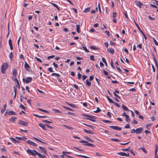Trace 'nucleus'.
<instances>
[{
	"instance_id": "nucleus-1",
	"label": "nucleus",
	"mask_w": 158,
	"mask_h": 158,
	"mask_svg": "<svg viewBox=\"0 0 158 158\" xmlns=\"http://www.w3.org/2000/svg\"><path fill=\"white\" fill-rule=\"evenodd\" d=\"M8 68V64L7 62H5L2 64L1 66V71L3 74H4Z\"/></svg>"
},
{
	"instance_id": "nucleus-2",
	"label": "nucleus",
	"mask_w": 158,
	"mask_h": 158,
	"mask_svg": "<svg viewBox=\"0 0 158 158\" xmlns=\"http://www.w3.org/2000/svg\"><path fill=\"white\" fill-rule=\"evenodd\" d=\"M81 116H84L87 117V118H85L86 119L89 120L93 122H95L96 120L95 119V116H91L88 114H81Z\"/></svg>"
},
{
	"instance_id": "nucleus-3",
	"label": "nucleus",
	"mask_w": 158,
	"mask_h": 158,
	"mask_svg": "<svg viewBox=\"0 0 158 158\" xmlns=\"http://www.w3.org/2000/svg\"><path fill=\"white\" fill-rule=\"evenodd\" d=\"M26 151L28 154H31L33 156H35L37 154V152L35 150H31L28 149Z\"/></svg>"
},
{
	"instance_id": "nucleus-4",
	"label": "nucleus",
	"mask_w": 158,
	"mask_h": 158,
	"mask_svg": "<svg viewBox=\"0 0 158 158\" xmlns=\"http://www.w3.org/2000/svg\"><path fill=\"white\" fill-rule=\"evenodd\" d=\"M23 81L27 84L31 82L32 81V78L31 77H27L26 79L23 78Z\"/></svg>"
},
{
	"instance_id": "nucleus-5",
	"label": "nucleus",
	"mask_w": 158,
	"mask_h": 158,
	"mask_svg": "<svg viewBox=\"0 0 158 158\" xmlns=\"http://www.w3.org/2000/svg\"><path fill=\"white\" fill-rule=\"evenodd\" d=\"M26 142L27 143L29 144V145H30L33 146L35 147V146H37V145L34 142H32L30 140H28L26 141Z\"/></svg>"
},
{
	"instance_id": "nucleus-6",
	"label": "nucleus",
	"mask_w": 158,
	"mask_h": 158,
	"mask_svg": "<svg viewBox=\"0 0 158 158\" xmlns=\"http://www.w3.org/2000/svg\"><path fill=\"white\" fill-rule=\"evenodd\" d=\"M5 115H16V114L15 112L12 111H6L5 113Z\"/></svg>"
},
{
	"instance_id": "nucleus-7",
	"label": "nucleus",
	"mask_w": 158,
	"mask_h": 158,
	"mask_svg": "<svg viewBox=\"0 0 158 158\" xmlns=\"http://www.w3.org/2000/svg\"><path fill=\"white\" fill-rule=\"evenodd\" d=\"M117 154L118 155L121 156H129V153H126L124 152H119L118 153H117Z\"/></svg>"
},
{
	"instance_id": "nucleus-8",
	"label": "nucleus",
	"mask_w": 158,
	"mask_h": 158,
	"mask_svg": "<svg viewBox=\"0 0 158 158\" xmlns=\"http://www.w3.org/2000/svg\"><path fill=\"white\" fill-rule=\"evenodd\" d=\"M110 127L113 129L117 130L118 131L120 130H121V128L119 127H118L117 126H110Z\"/></svg>"
},
{
	"instance_id": "nucleus-9",
	"label": "nucleus",
	"mask_w": 158,
	"mask_h": 158,
	"mask_svg": "<svg viewBox=\"0 0 158 158\" xmlns=\"http://www.w3.org/2000/svg\"><path fill=\"white\" fill-rule=\"evenodd\" d=\"M19 124L25 126H27L28 125L27 122H25L22 120H19Z\"/></svg>"
},
{
	"instance_id": "nucleus-10",
	"label": "nucleus",
	"mask_w": 158,
	"mask_h": 158,
	"mask_svg": "<svg viewBox=\"0 0 158 158\" xmlns=\"http://www.w3.org/2000/svg\"><path fill=\"white\" fill-rule=\"evenodd\" d=\"M24 67L27 71H29V69L30 68V66L26 61L24 63Z\"/></svg>"
},
{
	"instance_id": "nucleus-11",
	"label": "nucleus",
	"mask_w": 158,
	"mask_h": 158,
	"mask_svg": "<svg viewBox=\"0 0 158 158\" xmlns=\"http://www.w3.org/2000/svg\"><path fill=\"white\" fill-rule=\"evenodd\" d=\"M15 138L16 139L19 140H23L24 141L25 140L27 139V138L25 137H15Z\"/></svg>"
},
{
	"instance_id": "nucleus-12",
	"label": "nucleus",
	"mask_w": 158,
	"mask_h": 158,
	"mask_svg": "<svg viewBox=\"0 0 158 158\" xmlns=\"http://www.w3.org/2000/svg\"><path fill=\"white\" fill-rule=\"evenodd\" d=\"M143 130V128L142 127H140L138 128L136 130V133L137 134H140V132Z\"/></svg>"
},
{
	"instance_id": "nucleus-13",
	"label": "nucleus",
	"mask_w": 158,
	"mask_h": 158,
	"mask_svg": "<svg viewBox=\"0 0 158 158\" xmlns=\"http://www.w3.org/2000/svg\"><path fill=\"white\" fill-rule=\"evenodd\" d=\"M83 131L86 133H89L91 134H94V132L90 130H88L85 129H84L83 130Z\"/></svg>"
},
{
	"instance_id": "nucleus-14",
	"label": "nucleus",
	"mask_w": 158,
	"mask_h": 158,
	"mask_svg": "<svg viewBox=\"0 0 158 158\" xmlns=\"http://www.w3.org/2000/svg\"><path fill=\"white\" fill-rule=\"evenodd\" d=\"M107 51L110 52L111 54H113L114 53V50L112 48H110L107 49Z\"/></svg>"
},
{
	"instance_id": "nucleus-15",
	"label": "nucleus",
	"mask_w": 158,
	"mask_h": 158,
	"mask_svg": "<svg viewBox=\"0 0 158 158\" xmlns=\"http://www.w3.org/2000/svg\"><path fill=\"white\" fill-rule=\"evenodd\" d=\"M136 5L139 7L140 8H141V6L143 5V4L141 3L139 1H137L136 2Z\"/></svg>"
},
{
	"instance_id": "nucleus-16",
	"label": "nucleus",
	"mask_w": 158,
	"mask_h": 158,
	"mask_svg": "<svg viewBox=\"0 0 158 158\" xmlns=\"http://www.w3.org/2000/svg\"><path fill=\"white\" fill-rule=\"evenodd\" d=\"M79 142H80V143H85V144H84L83 145L85 146H87V144H88V141H85L83 140H81L79 141Z\"/></svg>"
},
{
	"instance_id": "nucleus-17",
	"label": "nucleus",
	"mask_w": 158,
	"mask_h": 158,
	"mask_svg": "<svg viewBox=\"0 0 158 158\" xmlns=\"http://www.w3.org/2000/svg\"><path fill=\"white\" fill-rule=\"evenodd\" d=\"M37 153V155L38 157L40 158H44L45 156V155H43L42 154L38 153V152Z\"/></svg>"
},
{
	"instance_id": "nucleus-18",
	"label": "nucleus",
	"mask_w": 158,
	"mask_h": 158,
	"mask_svg": "<svg viewBox=\"0 0 158 158\" xmlns=\"http://www.w3.org/2000/svg\"><path fill=\"white\" fill-rule=\"evenodd\" d=\"M80 26L79 25H76V31H77L78 33H80Z\"/></svg>"
},
{
	"instance_id": "nucleus-19",
	"label": "nucleus",
	"mask_w": 158,
	"mask_h": 158,
	"mask_svg": "<svg viewBox=\"0 0 158 158\" xmlns=\"http://www.w3.org/2000/svg\"><path fill=\"white\" fill-rule=\"evenodd\" d=\"M153 60H154V61L155 62V64L156 66H157L158 62H157V60L156 58L154 55H153Z\"/></svg>"
},
{
	"instance_id": "nucleus-20",
	"label": "nucleus",
	"mask_w": 158,
	"mask_h": 158,
	"mask_svg": "<svg viewBox=\"0 0 158 158\" xmlns=\"http://www.w3.org/2000/svg\"><path fill=\"white\" fill-rule=\"evenodd\" d=\"M39 148H40L42 151L44 152L45 153H46V151L45 149V148L43 147H39Z\"/></svg>"
},
{
	"instance_id": "nucleus-21",
	"label": "nucleus",
	"mask_w": 158,
	"mask_h": 158,
	"mask_svg": "<svg viewBox=\"0 0 158 158\" xmlns=\"http://www.w3.org/2000/svg\"><path fill=\"white\" fill-rule=\"evenodd\" d=\"M38 125L40 127H42V128H43V129H44V130H47V129H46L45 128V125L43 124H42L41 123H39L38 124Z\"/></svg>"
},
{
	"instance_id": "nucleus-22",
	"label": "nucleus",
	"mask_w": 158,
	"mask_h": 158,
	"mask_svg": "<svg viewBox=\"0 0 158 158\" xmlns=\"http://www.w3.org/2000/svg\"><path fill=\"white\" fill-rule=\"evenodd\" d=\"M14 81H16V83H17V85H16V86L18 88H20V85H19V81H18V80L17 79L15 78V79L14 80Z\"/></svg>"
},
{
	"instance_id": "nucleus-23",
	"label": "nucleus",
	"mask_w": 158,
	"mask_h": 158,
	"mask_svg": "<svg viewBox=\"0 0 158 158\" xmlns=\"http://www.w3.org/2000/svg\"><path fill=\"white\" fill-rule=\"evenodd\" d=\"M122 108L125 111H129L128 109L126 106H124V105H122Z\"/></svg>"
},
{
	"instance_id": "nucleus-24",
	"label": "nucleus",
	"mask_w": 158,
	"mask_h": 158,
	"mask_svg": "<svg viewBox=\"0 0 158 158\" xmlns=\"http://www.w3.org/2000/svg\"><path fill=\"white\" fill-rule=\"evenodd\" d=\"M12 72H13V76L14 77H16L17 75V72H16V69H13Z\"/></svg>"
},
{
	"instance_id": "nucleus-25",
	"label": "nucleus",
	"mask_w": 158,
	"mask_h": 158,
	"mask_svg": "<svg viewBox=\"0 0 158 158\" xmlns=\"http://www.w3.org/2000/svg\"><path fill=\"white\" fill-rule=\"evenodd\" d=\"M90 7H87L84 9L83 10L84 13L88 12L90 11Z\"/></svg>"
},
{
	"instance_id": "nucleus-26",
	"label": "nucleus",
	"mask_w": 158,
	"mask_h": 158,
	"mask_svg": "<svg viewBox=\"0 0 158 158\" xmlns=\"http://www.w3.org/2000/svg\"><path fill=\"white\" fill-rule=\"evenodd\" d=\"M86 84L88 86H89L91 85V82L89 81L88 79H87L86 81Z\"/></svg>"
},
{
	"instance_id": "nucleus-27",
	"label": "nucleus",
	"mask_w": 158,
	"mask_h": 158,
	"mask_svg": "<svg viewBox=\"0 0 158 158\" xmlns=\"http://www.w3.org/2000/svg\"><path fill=\"white\" fill-rule=\"evenodd\" d=\"M51 3V4L54 7H56L58 10H60V9L56 4L52 3Z\"/></svg>"
},
{
	"instance_id": "nucleus-28",
	"label": "nucleus",
	"mask_w": 158,
	"mask_h": 158,
	"mask_svg": "<svg viewBox=\"0 0 158 158\" xmlns=\"http://www.w3.org/2000/svg\"><path fill=\"white\" fill-rule=\"evenodd\" d=\"M125 120L127 122H129L130 120V119L129 116L127 115L125 117Z\"/></svg>"
},
{
	"instance_id": "nucleus-29",
	"label": "nucleus",
	"mask_w": 158,
	"mask_h": 158,
	"mask_svg": "<svg viewBox=\"0 0 158 158\" xmlns=\"http://www.w3.org/2000/svg\"><path fill=\"white\" fill-rule=\"evenodd\" d=\"M16 118L14 117H12L10 119L9 121L11 122H14L15 119H16Z\"/></svg>"
},
{
	"instance_id": "nucleus-30",
	"label": "nucleus",
	"mask_w": 158,
	"mask_h": 158,
	"mask_svg": "<svg viewBox=\"0 0 158 158\" xmlns=\"http://www.w3.org/2000/svg\"><path fill=\"white\" fill-rule=\"evenodd\" d=\"M135 23L136 26L137 27V28L138 29V30L141 32L142 31L141 30L140 27H139L138 25L135 22Z\"/></svg>"
},
{
	"instance_id": "nucleus-31",
	"label": "nucleus",
	"mask_w": 158,
	"mask_h": 158,
	"mask_svg": "<svg viewBox=\"0 0 158 158\" xmlns=\"http://www.w3.org/2000/svg\"><path fill=\"white\" fill-rule=\"evenodd\" d=\"M158 150V148L157 147V146L156 144L155 145V155H157V152Z\"/></svg>"
},
{
	"instance_id": "nucleus-32",
	"label": "nucleus",
	"mask_w": 158,
	"mask_h": 158,
	"mask_svg": "<svg viewBox=\"0 0 158 158\" xmlns=\"http://www.w3.org/2000/svg\"><path fill=\"white\" fill-rule=\"evenodd\" d=\"M101 110L98 107H97V110L94 111V112L95 113H98L100 112Z\"/></svg>"
},
{
	"instance_id": "nucleus-33",
	"label": "nucleus",
	"mask_w": 158,
	"mask_h": 158,
	"mask_svg": "<svg viewBox=\"0 0 158 158\" xmlns=\"http://www.w3.org/2000/svg\"><path fill=\"white\" fill-rule=\"evenodd\" d=\"M85 139L87 140L88 141H90V142H94V141L93 140L90 139V138L88 137H87V136L85 137Z\"/></svg>"
},
{
	"instance_id": "nucleus-34",
	"label": "nucleus",
	"mask_w": 158,
	"mask_h": 158,
	"mask_svg": "<svg viewBox=\"0 0 158 158\" xmlns=\"http://www.w3.org/2000/svg\"><path fill=\"white\" fill-rule=\"evenodd\" d=\"M10 139L12 140L14 142H15V143H19V142L18 141L16 140L14 138H11Z\"/></svg>"
},
{
	"instance_id": "nucleus-35",
	"label": "nucleus",
	"mask_w": 158,
	"mask_h": 158,
	"mask_svg": "<svg viewBox=\"0 0 158 158\" xmlns=\"http://www.w3.org/2000/svg\"><path fill=\"white\" fill-rule=\"evenodd\" d=\"M83 124H84L85 125L87 126L88 127L91 128L93 130L94 129V127L92 125H89L87 124H86L84 123Z\"/></svg>"
},
{
	"instance_id": "nucleus-36",
	"label": "nucleus",
	"mask_w": 158,
	"mask_h": 158,
	"mask_svg": "<svg viewBox=\"0 0 158 158\" xmlns=\"http://www.w3.org/2000/svg\"><path fill=\"white\" fill-rule=\"evenodd\" d=\"M19 107L24 110H25L26 109V107L22 104L20 105Z\"/></svg>"
},
{
	"instance_id": "nucleus-37",
	"label": "nucleus",
	"mask_w": 158,
	"mask_h": 158,
	"mask_svg": "<svg viewBox=\"0 0 158 158\" xmlns=\"http://www.w3.org/2000/svg\"><path fill=\"white\" fill-rule=\"evenodd\" d=\"M107 99L110 103H112L114 101L108 96H107Z\"/></svg>"
},
{
	"instance_id": "nucleus-38",
	"label": "nucleus",
	"mask_w": 158,
	"mask_h": 158,
	"mask_svg": "<svg viewBox=\"0 0 158 158\" xmlns=\"http://www.w3.org/2000/svg\"><path fill=\"white\" fill-rule=\"evenodd\" d=\"M102 61L107 66V63H106V61L105 60V59L103 57H102Z\"/></svg>"
},
{
	"instance_id": "nucleus-39",
	"label": "nucleus",
	"mask_w": 158,
	"mask_h": 158,
	"mask_svg": "<svg viewBox=\"0 0 158 158\" xmlns=\"http://www.w3.org/2000/svg\"><path fill=\"white\" fill-rule=\"evenodd\" d=\"M45 126H46L47 127H48V128H50L51 129H54L53 127L49 126V125H48V124H45Z\"/></svg>"
},
{
	"instance_id": "nucleus-40",
	"label": "nucleus",
	"mask_w": 158,
	"mask_h": 158,
	"mask_svg": "<svg viewBox=\"0 0 158 158\" xmlns=\"http://www.w3.org/2000/svg\"><path fill=\"white\" fill-rule=\"evenodd\" d=\"M63 126L66 127V128H68V129H73V127H69V126H67V125H64Z\"/></svg>"
},
{
	"instance_id": "nucleus-41",
	"label": "nucleus",
	"mask_w": 158,
	"mask_h": 158,
	"mask_svg": "<svg viewBox=\"0 0 158 158\" xmlns=\"http://www.w3.org/2000/svg\"><path fill=\"white\" fill-rule=\"evenodd\" d=\"M74 148L76 149H77V150L79 151L80 152H84V150L83 149H79V148H78L77 147H74Z\"/></svg>"
},
{
	"instance_id": "nucleus-42",
	"label": "nucleus",
	"mask_w": 158,
	"mask_h": 158,
	"mask_svg": "<svg viewBox=\"0 0 158 158\" xmlns=\"http://www.w3.org/2000/svg\"><path fill=\"white\" fill-rule=\"evenodd\" d=\"M35 58L36 60L37 61H38L40 63L42 62V61L40 58H38L37 57H35Z\"/></svg>"
},
{
	"instance_id": "nucleus-43",
	"label": "nucleus",
	"mask_w": 158,
	"mask_h": 158,
	"mask_svg": "<svg viewBox=\"0 0 158 158\" xmlns=\"http://www.w3.org/2000/svg\"><path fill=\"white\" fill-rule=\"evenodd\" d=\"M110 140L112 141H115L117 142H120V141L118 139H111Z\"/></svg>"
},
{
	"instance_id": "nucleus-44",
	"label": "nucleus",
	"mask_w": 158,
	"mask_h": 158,
	"mask_svg": "<svg viewBox=\"0 0 158 158\" xmlns=\"http://www.w3.org/2000/svg\"><path fill=\"white\" fill-rule=\"evenodd\" d=\"M123 13L125 15L126 18L127 19L128 18V17L127 13V11H124Z\"/></svg>"
},
{
	"instance_id": "nucleus-45",
	"label": "nucleus",
	"mask_w": 158,
	"mask_h": 158,
	"mask_svg": "<svg viewBox=\"0 0 158 158\" xmlns=\"http://www.w3.org/2000/svg\"><path fill=\"white\" fill-rule=\"evenodd\" d=\"M112 103H113L117 107H120V105L118 103L116 102H113Z\"/></svg>"
},
{
	"instance_id": "nucleus-46",
	"label": "nucleus",
	"mask_w": 158,
	"mask_h": 158,
	"mask_svg": "<svg viewBox=\"0 0 158 158\" xmlns=\"http://www.w3.org/2000/svg\"><path fill=\"white\" fill-rule=\"evenodd\" d=\"M82 47L85 52H89V51L87 49V48L85 46H82Z\"/></svg>"
},
{
	"instance_id": "nucleus-47",
	"label": "nucleus",
	"mask_w": 158,
	"mask_h": 158,
	"mask_svg": "<svg viewBox=\"0 0 158 158\" xmlns=\"http://www.w3.org/2000/svg\"><path fill=\"white\" fill-rule=\"evenodd\" d=\"M63 107L66 110H69L70 111H73V110L72 109H71L68 107L65 106H64Z\"/></svg>"
},
{
	"instance_id": "nucleus-48",
	"label": "nucleus",
	"mask_w": 158,
	"mask_h": 158,
	"mask_svg": "<svg viewBox=\"0 0 158 158\" xmlns=\"http://www.w3.org/2000/svg\"><path fill=\"white\" fill-rule=\"evenodd\" d=\"M42 121L44 122H45V123H52V122L48 121L46 120H43Z\"/></svg>"
},
{
	"instance_id": "nucleus-49",
	"label": "nucleus",
	"mask_w": 158,
	"mask_h": 158,
	"mask_svg": "<svg viewBox=\"0 0 158 158\" xmlns=\"http://www.w3.org/2000/svg\"><path fill=\"white\" fill-rule=\"evenodd\" d=\"M13 57V53L12 52H11L10 54V55H9L10 58V59H11Z\"/></svg>"
},
{
	"instance_id": "nucleus-50",
	"label": "nucleus",
	"mask_w": 158,
	"mask_h": 158,
	"mask_svg": "<svg viewBox=\"0 0 158 158\" xmlns=\"http://www.w3.org/2000/svg\"><path fill=\"white\" fill-rule=\"evenodd\" d=\"M48 70L51 72H54L52 70V68L51 67L49 68L48 69Z\"/></svg>"
},
{
	"instance_id": "nucleus-51",
	"label": "nucleus",
	"mask_w": 158,
	"mask_h": 158,
	"mask_svg": "<svg viewBox=\"0 0 158 158\" xmlns=\"http://www.w3.org/2000/svg\"><path fill=\"white\" fill-rule=\"evenodd\" d=\"M153 40L155 44L157 46H158V43L156 41L154 38H153Z\"/></svg>"
},
{
	"instance_id": "nucleus-52",
	"label": "nucleus",
	"mask_w": 158,
	"mask_h": 158,
	"mask_svg": "<svg viewBox=\"0 0 158 158\" xmlns=\"http://www.w3.org/2000/svg\"><path fill=\"white\" fill-rule=\"evenodd\" d=\"M111 67H112V68L113 69H115V67H114V65L113 62L112 60H111Z\"/></svg>"
},
{
	"instance_id": "nucleus-53",
	"label": "nucleus",
	"mask_w": 158,
	"mask_h": 158,
	"mask_svg": "<svg viewBox=\"0 0 158 158\" xmlns=\"http://www.w3.org/2000/svg\"><path fill=\"white\" fill-rule=\"evenodd\" d=\"M57 80H58L60 82H62V79H63L61 77H57Z\"/></svg>"
},
{
	"instance_id": "nucleus-54",
	"label": "nucleus",
	"mask_w": 158,
	"mask_h": 158,
	"mask_svg": "<svg viewBox=\"0 0 158 158\" xmlns=\"http://www.w3.org/2000/svg\"><path fill=\"white\" fill-rule=\"evenodd\" d=\"M103 73L106 76H107L108 75V73L105 70L103 71Z\"/></svg>"
},
{
	"instance_id": "nucleus-55",
	"label": "nucleus",
	"mask_w": 158,
	"mask_h": 158,
	"mask_svg": "<svg viewBox=\"0 0 158 158\" xmlns=\"http://www.w3.org/2000/svg\"><path fill=\"white\" fill-rule=\"evenodd\" d=\"M94 78V76H90L89 77V80L90 81H92Z\"/></svg>"
},
{
	"instance_id": "nucleus-56",
	"label": "nucleus",
	"mask_w": 158,
	"mask_h": 158,
	"mask_svg": "<svg viewBox=\"0 0 158 158\" xmlns=\"http://www.w3.org/2000/svg\"><path fill=\"white\" fill-rule=\"evenodd\" d=\"M154 2H153V4H156L158 6V1L156 0H154Z\"/></svg>"
},
{
	"instance_id": "nucleus-57",
	"label": "nucleus",
	"mask_w": 158,
	"mask_h": 158,
	"mask_svg": "<svg viewBox=\"0 0 158 158\" xmlns=\"http://www.w3.org/2000/svg\"><path fill=\"white\" fill-rule=\"evenodd\" d=\"M125 128H129L130 127V126L129 124H127L124 127Z\"/></svg>"
},
{
	"instance_id": "nucleus-58",
	"label": "nucleus",
	"mask_w": 158,
	"mask_h": 158,
	"mask_svg": "<svg viewBox=\"0 0 158 158\" xmlns=\"http://www.w3.org/2000/svg\"><path fill=\"white\" fill-rule=\"evenodd\" d=\"M105 33L107 35V36L109 37L110 36L109 32L108 31H106Z\"/></svg>"
},
{
	"instance_id": "nucleus-59",
	"label": "nucleus",
	"mask_w": 158,
	"mask_h": 158,
	"mask_svg": "<svg viewBox=\"0 0 158 158\" xmlns=\"http://www.w3.org/2000/svg\"><path fill=\"white\" fill-rule=\"evenodd\" d=\"M90 59L92 61L94 60V56L93 55H91L90 56Z\"/></svg>"
},
{
	"instance_id": "nucleus-60",
	"label": "nucleus",
	"mask_w": 158,
	"mask_h": 158,
	"mask_svg": "<svg viewBox=\"0 0 158 158\" xmlns=\"http://www.w3.org/2000/svg\"><path fill=\"white\" fill-rule=\"evenodd\" d=\"M111 82L113 84H117L118 83V82L117 81L113 80L111 81Z\"/></svg>"
},
{
	"instance_id": "nucleus-61",
	"label": "nucleus",
	"mask_w": 158,
	"mask_h": 158,
	"mask_svg": "<svg viewBox=\"0 0 158 158\" xmlns=\"http://www.w3.org/2000/svg\"><path fill=\"white\" fill-rule=\"evenodd\" d=\"M81 75L79 73L77 74V77L78 79H80L81 77Z\"/></svg>"
},
{
	"instance_id": "nucleus-62",
	"label": "nucleus",
	"mask_w": 158,
	"mask_h": 158,
	"mask_svg": "<svg viewBox=\"0 0 158 158\" xmlns=\"http://www.w3.org/2000/svg\"><path fill=\"white\" fill-rule=\"evenodd\" d=\"M114 95L116 97L118 98H120V97L118 96L117 94H116V93L114 92H113Z\"/></svg>"
},
{
	"instance_id": "nucleus-63",
	"label": "nucleus",
	"mask_w": 158,
	"mask_h": 158,
	"mask_svg": "<svg viewBox=\"0 0 158 158\" xmlns=\"http://www.w3.org/2000/svg\"><path fill=\"white\" fill-rule=\"evenodd\" d=\"M87 77V76L86 75H83L82 76L83 81L85 80Z\"/></svg>"
},
{
	"instance_id": "nucleus-64",
	"label": "nucleus",
	"mask_w": 158,
	"mask_h": 158,
	"mask_svg": "<svg viewBox=\"0 0 158 158\" xmlns=\"http://www.w3.org/2000/svg\"><path fill=\"white\" fill-rule=\"evenodd\" d=\"M141 149L143 150V151L145 153H147V152L145 150V149L144 148H141Z\"/></svg>"
}]
</instances>
